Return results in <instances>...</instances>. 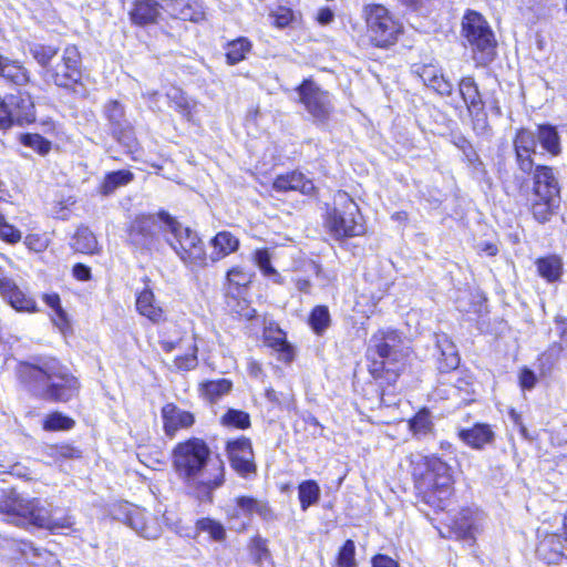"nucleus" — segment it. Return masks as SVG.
Masks as SVG:
<instances>
[{
	"mask_svg": "<svg viewBox=\"0 0 567 567\" xmlns=\"http://www.w3.org/2000/svg\"><path fill=\"white\" fill-rule=\"evenodd\" d=\"M17 375L21 383L35 396L54 402H68L79 394L78 378L54 358L32 364L19 363Z\"/></svg>",
	"mask_w": 567,
	"mask_h": 567,
	"instance_id": "f257e3e1",
	"label": "nucleus"
},
{
	"mask_svg": "<svg viewBox=\"0 0 567 567\" xmlns=\"http://www.w3.org/2000/svg\"><path fill=\"white\" fill-rule=\"evenodd\" d=\"M210 450L200 439L178 443L173 450V465L183 481L209 494L225 481V466L220 460H210Z\"/></svg>",
	"mask_w": 567,
	"mask_h": 567,
	"instance_id": "f03ea898",
	"label": "nucleus"
},
{
	"mask_svg": "<svg viewBox=\"0 0 567 567\" xmlns=\"http://www.w3.org/2000/svg\"><path fill=\"white\" fill-rule=\"evenodd\" d=\"M0 513L8 517V520L18 526L33 525L59 533L71 529L74 519L70 515H58L47 502L39 498L23 497L11 492L4 499L0 501Z\"/></svg>",
	"mask_w": 567,
	"mask_h": 567,
	"instance_id": "7ed1b4c3",
	"label": "nucleus"
},
{
	"mask_svg": "<svg viewBox=\"0 0 567 567\" xmlns=\"http://www.w3.org/2000/svg\"><path fill=\"white\" fill-rule=\"evenodd\" d=\"M167 225V235L165 241L176 252L179 259L190 270L196 271L205 268L208 257L205 246L197 233L188 227H184L175 218L164 217Z\"/></svg>",
	"mask_w": 567,
	"mask_h": 567,
	"instance_id": "20e7f679",
	"label": "nucleus"
},
{
	"mask_svg": "<svg viewBox=\"0 0 567 567\" xmlns=\"http://www.w3.org/2000/svg\"><path fill=\"white\" fill-rule=\"evenodd\" d=\"M462 34L472 50L476 66H486L496 55V39L486 19L468 11L462 21Z\"/></svg>",
	"mask_w": 567,
	"mask_h": 567,
	"instance_id": "39448f33",
	"label": "nucleus"
},
{
	"mask_svg": "<svg viewBox=\"0 0 567 567\" xmlns=\"http://www.w3.org/2000/svg\"><path fill=\"white\" fill-rule=\"evenodd\" d=\"M401 343V337L393 330H379L371 337L368 355L372 359L370 371L374 378H380L384 371L390 380L399 377L398 369L391 365L402 357Z\"/></svg>",
	"mask_w": 567,
	"mask_h": 567,
	"instance_id": "423d86ee",
	"label": "nucleus"
},
{
	"mask_svg": "<svg viewBox=\"0 0 567 567\" xmlns=\"http://www.w3.org/2000/svg\"><path fill=\"white\" fill-rule=\"evenodd\" d=\"M425 471L416 483L417 489L423 494L426 503H442L452 493L453 477L451 467L441 458L432 455L423 461ZM440 506V504H437Z\"/></svg>",
	"mask_w": 567,
	"mask_h": 567,
	"instance_id": "0eeeda50",
	"label": "nucleus"
},
{
	"mask_svg": "<svg viewBox=\"0 0 567 567\" xmlns=\"http://www.w3.org/2000/svg\"><path fill=\"white\" fill-rule=\"evenodd\" d=\"M334 205L327 218L330 233L338 239L362 235L364 233L362 216L349 194L338 192L334 195Z\"/></svg>",
	"mask_w": 567,
	"mask_h": 567,
	"instance_id": "6e6552de",
	"label": "nucleus"
},
{
	"mask_svg": "<svg viewBox=\"0 0 567 567\" xmlns=\"http://www.w3.org/2000/svg\"><path fill=\"white\" fill-rule=\"evenodd\" d=\"M164 217L171 218L172 216L165 212L136 216L127 228L128 243L140 250H158L162 237L165 239L167 235V223Z\"/></svg>",
	"mask_w": 567,
	"mask_h": 567,
	"instance_id": "1a4fd4ad",
	"label": "nucleus"
},
{
	"mask_svg": "<svg viewBox=\"0 0 567 567\" xmlns=\"http://www.w3.org/2000/svg\"><path fill=\"white\" fill-rule=\"evenodd\" d=\"M363 12L369 37L377 47L385 48L398 40L401 24L393 19L386 8L381 4H369Z\"/></svg>",
	"mask_w": 567,
	"mask_h": 567,
	"instance_id": "9d476101",
	"label": "nucleus"
},
{
	"mask_svg": "<svg viewBox=\"0 0 567 567\" xmlns=\"http://www.w3.org/2000/svg\"><path fill=\"white\" fill-rule=\"evenodd\" d=\"M34 120V103L30 94L19 92L6 100L0 96V130H8L14 122L22 125L32 123Z\"/></svg>",
	"mask_w": 567,
	"mask_h": 567,
	"instance_id": "9b49d317",
	"label": "nucleus"
},
{
	"mask_svg": "<svg viewBox=\"0 0 567 567\" xmlns=\"http://www.w3.org/2000/svg\"><path fill=\"white\" fill-rule=\"evenodd\" d=\"M299 101L307 112L318 122H326L333 111L332 97L311 79H306L297 87Z\"/></svg>",
	"mask_w": 567,
	"mask_h": 567,
	"instance_id": "f8f14e48",
	"label": "nucleus"
},
{
	"mask_svg": "<svg viewBox=\"0 0 567 567\" xmlns=\"http://www.w3.org/2000/svg\"><path fill=\"white\" fill-rule=\"evenodd\" d=\"M45 75L61 87H71L81 79V55L75 45L63 50L61 62L47 69Z\"/></svg>",
	"mask_w": 567,
	"mask_h": 567,
	"instance_id": "ddd939ff",
	"label": "nucleus"
},
{
	"mask_svg": "<svg viewBox=\"0 0 567 567\" xmlns=\"http://www.w3.org/2000/svg\"><path fill=\"white\" fill-rule=\"evenodd\" d=\"M227 455L231 467L243 477L256 472L251 442L247 437H238L227 442Z\"/></svg>",
	"mask_w": 567,
	"mask_h": 567,
	"instance_id": "4468645a",
	"label": "nucleus"
},
{
	"mask_svg": "<svg viewBox=\"0 0 567 567\" xmlns=\"http://www.w3.org/2000/svg\"><path fill=\"white\" fill-rule=\"evenodd\" d=\"M226 514L229 519L239 518L240 516L250 518L254 514L267 522L275 519V513L267 502L249 496L237 497L234 505L227 506Z\"/></svg>",
	"mask_w": 567,
	"mask_h": 567,
	"instance_id": "2eb2a0df",
	"label": "nucleus"
},
{
	"mask_svg": "<svg viewBox=\"0 0 567 567\" xmlns=\"http://www.w3.org/2000/svg\"><path fill=\"white\" fill-rule=\"evenodd\" d=\"M0 296L17 311L38 312L37 301L25 295L13 279L0 275Z\"/></svg>",
	"mask_w": 567,
	"mask_h": 567,
	"instance_id": "dca6fc26",
	"label": "nucleus"
},
{
	"mask_svg": "<svg viewBox=\"0 0 567 567\" xmlns=\"http://www.w3.org/2000/svg\"><path fill=\"white\" fill-rule=\"evenodd\" d=\"M104 115L112 126L113 134L126 144L131 153H134L136 141L126 133L130 124L125 118L123 105L117 101H109L104 106Z\"/></svg>",
	"mask_w": 567,
	"mask_h": 567,
	"instance_id": "f3484780",
	"label": "nucleus"
},
{
	"mask_svg": "<svg viewBox=\"0 0 567 567\" xmlns=\"http://www.w3.org/2000/svg\"><path fill=\"white\" fill-rule=\"evenodd\" d=\"M126 524L141 537L156 539L162 534L156 517L140 507H132L126 514Z\"/></svg>",
	"mask_w": 567,
	"mask_h": 567,
	"instance_id": "a211bd4d",
	"label": "nucleus"
},
{
	"mask_svg": "<svg viewBox=\"0 0 567 567\" xmlns=\"http://www.w3.org/2000/svg\"><path fill=\"white\" fill-rule=\"evenodd\" d=\"M412 72L417 75L423 83L434 90L440 95H451L453 91L452 83L444 76L441 68L430 64H414Z\"/></svg>",
	"mask_w": 567,
	"mask_h": 567,
	"instance_id": "6ab92c4d",
	"label": "nucleus"
},
{
	"mask_svg": "<svg viewBox=\"0 0 567 567\" xmlns=\"http://www.w3.org/2000/svg\"><path fill=\"white\" fill-rule=\"evenodd\" d=\"M537 135L529 130H520L514 140V147L516 152L519 168L529 173L533 169L534 162L532 155L535 154Z\"/></svg>",
	"mask_w": 567,
	"mask_h": 567,
	"instance_id": "aec40b11",
	"label": "nucleus"
},
{
	"mask_svg": "<svg viewBox=\"0 0 567 567\" xmlns=\"http://www.w3.org/2000/svg\"><path fill=\"white\" fill-rule=\"evenodd\" d=\"M534 195L537 198H560V188L554 169L548 166H536L534 174Z\"/></svg>",
	"mask_w": 567,
	"mask_h": 567,
	"instance_id": "412c9836",
	"label": "nucleus"
},
{
	"mask_svg": "<svg viewBox=\"0 0 567 567\" xmlns=\"http://www.w3.org/2000/svg\"><path fill=\"white\" fill-rule=\"evenodd\" d=\"M164 430L168 436H174L179 429H187L193 425L194 415L187 411L168 403L162 409Z\"/></svg>",
	"mask_w": 567,
	"mask_h": 567,
	"instance_id": "4be33fe9",
	"label": "nucleus"
},
{
	"mask_svg": "<svg viewBox=\"0 0 567 567\" xmlns=\"http://www.w3.org/2000/svg\"><path fill=\"white\" fill-rule=\"evenodd\" d=\"M458 437L470 447L482 450L494 441V432L488 424L476 423L472 427L461 429Z\"/></svg>",
	"mask_w": 567,
	"mask_h": 567,
	"instance_id": "5701e85b",
	"label": "nucleus"
},
{
	"mask_svg": "<svg viewBox=\"0 0 567 567\" xmlns=\"http://www.w3.org/2000/svg\"><path fill=\"white\" fill-rule=\"evenodd\" d=\"M460 94L472 115L478 116L483 113L484 102L478 86L473 76H464L458 83Z\"/></svg>",
	"mask_w": 567,
	"mask_h": 567,
	"instance_id": "b1692460",
	"label": "nucleus"
},
{
	"mask_svg": "<svg viewBox=\"0 0 567 567\" xmlns=\"http://www.w3.org/2000/svg\"><path fill=\"white\" fill-rule=\"evenodd\" d=\"M136 310L140 315L146 317L154 323H158L165 318L162 306L150 288H144L138 292L136 297Z\"/></svg>",
	"mask_w": 567,
	"mask_h": 567,
	"instance_id": "393cba45",
	"label": "nucleus"
},
{
	"mask_svg": "<svg viewBox=\"0 0 567 567\" xmlns=\"http://www.w3.org/2000/svg\"><path fill=\"white\" fill-rule=\"evenodd\" d=\"M436 348L440 351V355L437 357V369L441 372L455 370L460 364V357L455 344L447 338V336L442 334L436 337Z\"/></svg>",
	"mask_w": 567,
	"mask_h": 567,
	"instance_id": "a878e982",
	"label": "nucleus"
},
{
	"mask_svg": "<svg viewBox=\"0 0 567 567\" xmlns=\"http://www.w3.org/2000/svg\"><path fill=\"white\" fill-rule=\"evenodd\" d=\"M481 520V513L472 508L461 509L455 518L453 519L452 527L461 538L473 537V533L477 528V524Z\"/></svg>",
	"mask_w": 567,
	"mask_h": 567,
	"instance_id": "bb28decb",
	"label": "nucleus"
},
{
	"mask_svg": "<svg viewBox=\"0 0 567 567\" xmlns=\"http://www.w3.org/2000/svg\"><path fill=\"white\" fill-rule=\"evenodd\" d=\"M130 16L135 24L153 23L159 16V4L155 0H135Z\"/></svg>",
	"mask_w": 567,
	"mask_h": 567,
	"instance_id": "cd10ccee",
	"label": "nucleus"
},
{
	"mask_svg": "<svg viewBox=\"0 0 567 567\" xmlns=\"http://www.w3.org/2000/svg\"><path fill=\"white\" fill-rule=\"evenodd\" d=\"M213 251L209 256L213 262L218 261L239 247V240L229 231H220L212 239Z\"/></svg>",
	"mask_w": 567,
	"mask_h": 567,
	"instance_id": "c85d7f7f",
	"label": "nucleus"
},
{
	"mask_svg": "<svg viewBox=\"0 0 567 567\" xmlns=\"http://www.w3.org/2000/svg\"><path fill=\"white\" fill-rule=\"evenodd\" d=\"M172 11L182 20L199 22L205 19L204 6L198 0H174Z\"/></svg>",
	"mask_w": 567,
	"mask_h": 567,
	"instance_id": "c756f323",
	"label": "nucleus"
},
{
	"mask_svg": "<svg viewBox=\"0 0 567 567\" xmlns=\"http://www.w3.org/2000/svg\"><path fill=\"white\" fill-rule=\"evenodd\" d=\"M254 274L240 266L230 268L226 274L227 293L239 296L252 280Z\"/></svg>",
	"mask_w": 567,
	"mask_h": 567,
	"instance_id": "7c9ffc66",
	"label": "nucleus"
},
{
	"mask_svg": "<svg viewBox=\"0 0 567 567\" xmlns=\"http://www.w3.org/2000/svg\"><path fill=\"white\" fill-rule=\"evenodd\" d=\"M71 246L75 251L87 255H94L100 251L95 235L85 226H81L76 229Z\"/></svg>",
	"mask_w": 567,
	"mask_h": 567,
	"instance_id": "2f4dec72",
	"label": "nucleus"
},
{
	"mask_svg": "<svg viewBox=\"0 0 567 567\" xmlns=\"http://www.w3.org/2000/svg\"><path fill=\"white\" fill-rule=\"evenodd\" d=\"M171 105L187 121L193 120L196 102L190 100L179 87L173 86L166 92Z\"/></svg>",
	"mask_w": 567,
	"mask_h": 567,
	"instance_id": "473e14b6",
	"label": "nucleus"
},
{
	"mask_svg": "<svg viewBox=\"0 0 567 567\" xmlns=\"http://www.w3.org/2000/svg\"><path fill=\"white\" fill-rule=\"evenodd\" d=\"M537 140L542 147L551 155L556 156L560 154V138L555 126L549 124H543L537 127Z\"/></svg>",
	"mask_w": 567,
	"mask_h": 567,
	"instance_id": "72a5a7b5",
	"label": "nucleus"
},
{
	"mask_svg": "<svg viewBox=\"0 0 567 567\" xmlns=\"http://www.w3.org/2000/svg\"><path fill=\"white\" fill-rule=\"evenodd\" d=\"M134 178V174L127 169L115 171L106 174L101 184L100 192L104 196L111 195L116 188L125 186Z\"/></svg>",
	"mask_w": 567,
	"mask_h": 567,
	"instance_id": "f704fd0d",
	"label": "nucleus"
},
{
	"mask_svg": "<svg viewBox=\"0 0 567 567\" xmlns=\"http://www.w3.org/2000/svg\"><path fill=\"white\" fill-rule=\"evenodd\" d=\"M536 266L538 274L549 282L558 280L561 276L563 262L557 256L539 258Z\"/></svg>",
	"mask_w": 567,
	"mask_h": 567,
	"instance_id": "c9c22d12",
	"label": "nucleus"
},
{
	"mask_svg": "<svg viewBox=\"0 0 567 567\" xmlns=\"http://www.w3.org/2000/svg\"><path fill=\"white\" fill-rule=\"evenodd\" d=\"M251 49V42L249 39L244 37L228 42L226 47V59L228 64L234 65L244 61Z\"/></svg>",
	"mask_w": 567,
	"mask_h": 567,
	"instance_id": "e433bc0d",
	"label": "nucleus"
},
{
	"mask_svg": "<svg viewBox=\"0 0 567 567\" xmlns=\"http://www.w3.org/2000/svg\"><path fill=\"white\" fill-rule=\"evenodd\" d=\"M0 76H3L17 85H24L30 80L29 72L23 65L16 61H10L7 58L0 68Z\"/></svg>",
	"mask_w": 567,
	"mask_h": 567,
	"instance_id": "4c0bfd02",
	"label": "nucleus"
},
{
	"mask_svg": "<svg viewBox=\"0 0 567 567\" xmlns=\"http://www.w3.org/2000/svg\"><path fill=\"white\" fill-rule=\"evenodd\" d=\"M320 486L313 480L303 481L298 486V496L302 511L318 503L320 498Z\"/></svg>",
	"mask_w": 567,
	"mask_h": 567,
	"instance_id": "58836bf2",
	"label": "nucleus"
},
{
	"mask_svg": "<svg viewBox=\"0 0 567 567\" xmlns=\"http://www.w3.org/2000/svg\"><path fill=\"white\" fill-rule=\"evenodd\" d=\"M560 198H537L535 197L534 203L532 205V212L534 217L540 221L545 223L549 220L550 216L554 214V210L558 207Z\"/></svg>",
	"mask_w": 567,
	"mask_h": 567,
	"instance_id": "ea45409f",
	"label": "nucleus"
},
{
	"mask_svg": "<svg viewBox=\"0 0 567 567\" xmlns=\"http://www.w3.org/2000/svg\"><path fill=\"white\" fill-rule=\"evenodd\" d=\"M30 54L45 70L51 68L50 62L56 56L59 49L54 45L34 43L30 45Z\"/></svg>",
	"mask_w": 567,
	"mask_h": 567,
	"instance_id": "a19ab883",
	"label": "nucleus"
},
{
	"mask_svg": "<svg viewBox=\"0 0 567 567\" xmlns=\"http://www.w3.org/2000/svg\"><path fill=\"white\" fill-rule=\"evenodd\" d=\"M231 389V382L227 379L207 381L202 384L203 394L212 402L227 394Z\"/></svg>",
	"mask_w": 567,
	"mask_h": 567,
	"instance_id": "79ce46f5",
	"label": "nucleus"
},
{
	"mask_svg": "<svg viewBox=\"0 0 567 567\" xmlns=\"http://www.w3.org/2000/svg\"><path fill=\"white\" fill-rule=\"evenodd\" d=\"M254 261L266 277L272 278L274 282L282 284L280 274L270 264V254L267 249H258L254 254Z\"/></svg>",
	"mask_w": 567,
	"mask_h": 567,
	"instance_id": "37998d69",
	"label": "nucleus"
},
{
	"mask_svg": "<svg viewBox=\"0 0 567 567\" xmlns=\"http://www.w3.org/2000/svg\"><path fill=\"white\" fill-rule=\"evenodd\" d=\"M309 324L317 334H321L330 324V313L326 306H317L309 317Z\"/></svg>",
	"mask_w": 567,
	"mask_h": 567,
	"instance_id": "c03bdc74",
	"label": "nucleus"
},
{
	"mask_svg": "<svg viewBox=\"0 0 567 567\" xmlns=\"http://www.w3.org/2000/svg\"><path fill=\"white\" fill-rule=\"evenodd\" d=\"M274 338L270 337V332L267 333V339L270 341V346L280 352V359L285 362L292 360L293 352L290 344L286 341V337L281 330L275 332Z\"/></svg>",
	"mask_w": 567,
	"mask_h": 567,
	"instance_id": "a18cd8bd",
	"label": "nucleus"
},
{
	"mask_svg": "<svg viewBox=\"0 0 567 567\" xmlns=\"http://www.w3.org/2000/svg\"><path fill=\"white\" fill-rule=\"evenodd\" d=\"M74 425V421L62 413L54 412L47 416L43 427L47 431L70 430Z\"/></svg>",
	"mask_w": 567,
	"mask_h": 567,
	"instance_id": "49530a36",
	"label": "nucleus"
},
{
	"mask_svg": "<svg viewBox=\"0 0 567 567\" xmlns=\"http://www.w3.org/2000/svg\"><path fill=\"white\" fill-rule=\"evenodd\" d=\"M21 143L34 150L40 155H47L51 150V143L39 134H23L21 136Z\"/></svg>",
	"mask_w": 567,
	"mask_h": 567,
	"instance_id": "de8ad7c7",
	"label": "nucleus"
},
{
	"mask_svg": "<svg viewBox=\"0 0 567 567\" xmlns=\"http://www.w3.org/2000/svg\"><path fill=\"white\" fill-rule=\"evenodd\" d=\"M355 545L351 539L346 540L340 548L337 557L338 567H357L355 563Z\"/></svg>",
	"mask_w": 567,
	"mask_h": 567,
	"instance_id": "09e8293b",
	"label": "nucleus"
},
{
	"mask_svg": "<svg viewBox=\"0 0 567 567\" xmlns=\"http://www.w3.org/2000/svg\"><path fill=\"white\" fill-rule=\"evenodd\" d=\"M411 431L419 436L426 435L432 430V422L430 419V414L426 411L419 412L411 421H410Z\"/></svg>",
	"mask_w": 567,
	"mask_h": 567,
	"instance_id": "8fccbe9b",
	"label": "nucleus"
},
{
	"mask_svg": "<svg viewBox=\"0 0 567 567\" xmlns=\"http://www.w3.org/2000/svg\"><path fill=\"white\" fill-rule=\"evenodd\" d=\"M197 527L205 533H208L215 540H223L226 536L224 526L212 518H203L198 520Z\"/></svg>",
	"mask_w": 567,
	"mask_h": 567,
	"instance_id": "3c124183",
	"label": "nucleus"
},
{
	"mask_svg": "<svg viewBox=\"0 0 567 567\" xmlns=\"http://www.w3.org/2000/svg\"><path fill=\"white\" fill-rule=\"evenodd\" d=\"M197 363V347L196 344H193L190 347V352L176 357L173 365L177 371H189L195 369Z\"/></svg>",
	"mask_w": 567,
	"mask_h": 567,
	"instance_id": "603ef678",
	"label": "nucleus"
},
{
	"mask_svg": "<svg viewBox=\"0 0 567 567\" xmlns=\"http://www.w3.org/2000/svg\"><path fill=\"white\" fill-rule=\"evenodd\" d=\"M223 423L238 429H246L250 425V419L246 412L238 410H229L223 416Z\"/></svg>",
	"mask_w": 567,
	"mask_h": 567,
	"instance_id": "864d4df0",
	"label": "nucleus"
},
{
	"mask_svg": "<svg viewBox=\"0 0 567 567\" xmlns=\"http://www.w3.org/2000/svg\"><path fill=\"white\" fill-rule=\"evenodd\" d=\"M0 238L9 244H16L21 239V233L13 225L9 224L0 213Z\"/></svg>",
	"mask_w": 567,
	"mask_h": 567,
	"instance_id": "5fc2aeb1",
	"label": "nucleus"
},
{
	"mask_svg": "<svg viewBox=\"0 0 567 567\" xmlns=\"http://www.w3.org/2000/svg\"><path fill=\"white\" fill-rule=\"evenodd\" d=\"M564 353L565 357H567V327L563 330L561 337H560V344L559 346H551L547 352L543 353L540 357V360H551L556 361L559 358V354Z\"/></svg>",
	"mask_w": 567,
	"mask_h": 567,
	"instance_id": "6e6d98bb",
	"label": "nucleus"
},
{
	"mask_svg": "<svg viewBox=\"0 0 567 567\" xmlns=\"http://www.w3.org/2000/svg\"><path fill=\"white\" fill-rule=\"evenodd\" d=\"M297 176L299 178L291 182L292 190L300 192L303 195H312L316 189L313 182L300 172H297Z\"/></svg>",
	"mask_w": 567,
	"mask_h": 567,
	"instance_id": "4d7b16f0",
	"label": "nucleus"
},
{
	"mask_svg": "<svg viewBox=\"0 0 567 567\" xmlns=\"http://www.w3.org/2000/svg\"><path fill=\"white\" fill-rule=\"evenodd\" d=\"M309 270L315 274L318 282L321 286H327L330 282L334 281L337 278V275L334 271H326L322 269V267L320 265H318L317 262H313V261L309 265Z\"/></svg>",
	"mask_w": 567,
	"mask_h": 567,
	"instance_id": "13d9d810",
	"label": "nucleus"
},
{
	"mask_svg": "<svg viewBox=\"0 0 567 567\" xmlns=\"http://www.w3.org/2000/svg\"><path fill=\"white\" fill-rule=\"evenodd\" d=\"M297 176V172H290L284 175H279L274 181L272 187L277 192H289L292 190L291 182H295Z\"/></svg>",
	"mask_w": 567,
	"mask_h": 567,
	"instance_id": "bf43d9fd",
	"label": "nucleus"
},
{
	"mask_svg": "<svg viewBox=\"0 0 567 567\" xmlns=\"http://www.w3.org/2000/svg\"><path fill=\"white\" fill-rule=\"evenodd\" d=\"M536 382L537 378L532 370L527 368L522 369L519 373V384L524 390H532Z\"/></svg>",
	"mask_w": 567,
	"mask_h": 567,
	"instance_id": "052dcab7",
	"label": "nucleus"
},
{
	"mask_svg": "<svg viewBox=\"0 0 567 567\" xmlns=\"http://www.w3.org/2000/svg\"><path fill=\"white\" fill-rule=\"evenodd\" d=\"M53 450L55 455L63 458H78L81 456V452L78 449L70 445L55 446Z\"/></svg>",
	"mask_w": 567,
	"mask_h": 567,
	"instance_id": "680f3d73",
	"label": "nucleus"
},
{
	"mask_svg": "<svg viewBox=\"0 0 567 567\" xmlns=\"http://www.w3.org/2000/svg\"><path fill=\"white\" fill-rule=\"evenodd\" d=\"M52 321L61 332H64L69 328L68 316L63 308H61V311L56 310L53 312Z\"/></svg>",
	"mask_w": 567,
	"mask_h": 567,
	"instance_id": "e2e57ef3",
	"label": "nucleus"
},
{
	"mask_svg": "<svg viewBox=\"0 0 567 567\" xmlns=\"http://www.w3.org/2000/svg\"><path fill=\"white\" fill-rule=\"evenodd\" d=\"M372 567H399V564L391 557L379 554L372 558Z\"/></svg>",
	"mask_w": 567,
	"mask_h": 567,
	"instance_id": "0e129e2a",
	"label": "nucleus"
},
{
	"mask_svg": "<svg viewBox=\"0 0 567 567\" xmlns=\"http://www.w3.org/2000/svg\"><path fill=\"white\" fill-rule=\"evenodd\" d=\"M72 272L73 276L81 281H86L91 278V269L84 264H75Z\"/></svg>",
	"mask_w": 567,
	"mask_h": 567,
	"instance_id": "69168bd1",
	"label": "nucleus"
},
{
	"mask_svg": "<svg viewBox=\"0 0 567 567\" xmlns=\"http://www.w3.org/2000/svg\"><path fill=\"white\" fill-rule=\"evenodd\" d=\"M42 300L44 303L52 309V311H61V299L60 296L55 292L53 293H43Z\"/></svg>",
	"mask_w": 567,
	"mask_h": 567,
	"instance_id": "338daca9",
	"label": "nucleus"
},
{
	"mask_svg": "<svg viewBox=\"0 0 567 567\" xmlns=\"http://www.w3.org/2000/svg\"><path fill=\"white\" fill-rule=\"evenodd\" d=\"M333 18H334L333 12L330 9L324 8L318 12L317 19L320 24H329L333 20Z\"/></svg>",
	"mask_w": 567,
	"mask_h": 567,
	"instance_id": "774afa93",
	"label": "nucleus"
}]
</instances>
